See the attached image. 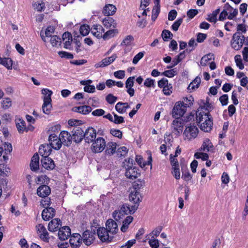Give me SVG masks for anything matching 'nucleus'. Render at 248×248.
Returning <instances> with one entry per match:
<instances>
[{
    "label": "nucleus",
    "instance_id": "nucleus-1",
    "mask_svg": "<svg viewBox=\"0 0 248 248\" xmlns=\"http://www.w3.org/2000/svg\"><path fill=\"white\" fill-rule=\"evenodd\" d=\"M244 35H238V32L234 33L231 41L232 47L235 50H240L244 44Z\"/></svg>",
    "mask_w": 248,
    "mask_h": 248
},
{
    "label": "nucleus",
    "instance_id": "nucleus-2",
    "mask_svg": "<svg viewBox=\"0 0 248 248\" xmlns=\"http://www.w3.org/2000/svg\"><path fill=\"white\" fill-rule=\"evenodd\" d=\"M174 118L175 119L172 121L171 128L172 133L179 135L183 131L184 120L181 118Z\"/></svg>",
    "mask_w": 248,
    "mask_h": 248
},
{
    "label": "nucleus",
    "instance_id": "nucleus-3",
    "mask_svg": "<svg viewBox=\"0 0 248 248\" xmlns=\"http://www.w3.org/2000/svg\"><path fill=\"white\" fill-rule=\"evenodd\" d=\"M105 147V140L103 138L99 137L94 141L93 140L92 145V150L95 153H98L103 151Z\"/></svg>",
    "mask_w": 248,
    "mask_h": 248
},
{
    "label": "nucleus",
    "instance_id": "nucleus-4",
    "mask_svg": "<svg viewBox=\"0 0 248 248\" xmlns=\"http://www.w3.org/2000/svg\"><path fill=\"white\" fill-rule=\"evenodd\" d=\"M105 227H100L97 230V233L99 238L103 242H110L113 238V236L110 234Z\"/></svg>",
    "mask_w": 248,
    "mask_h": 248
},
{
    "label": "nucleus",
    "instance_id": "nucleus-5",
    "mask_svg": "<svg viewBox=\"0 0 248 248\" xmlns=\"http://www.w3.org/2000/svg\"><path fill=\"white\" fill-rule=\"evenodd\" d=\"M198 131V128L196 126L192 125L186 127L184 132V135L186 139L190 140L197 137Z\"/></svg>",
    "mask_w": 248,
    "mask_h": 248
},
{
    "label": "nucleus",
    "instance_id": "nucleus-6",
    "mask_svg": "<svg viewBox=\"0 0 248 248\" xmlns=\"http://www.w3.org/2000/svg\"><path fill=\"white\" fill-rule=\"evenodd\" d=\"M186 109L180 102H176L172 109V117L181 118L185 114Z\"/></svg>",
    "mask_w": 248,
    "mask_h": 248
},
{
    "label": "nucleus",
    "instance_id": "nucleus-7",
    "mask_svg": "<svg viewBox=\"0 0 248 248\" xmlns=\"http://www.w3.org/2000/svg\"><path fill=\"white\" fill-rule=\"evenodd\" d=\"M72 140L76 143L80 142L84 138V132L82 128L75 126L72 131Z\"/></svg>",
    "mask_w": 248,
    "mask_h": 248
},
{
    "label": "nucleus",
    "instance_id": "nucleus-8",
    "mask_svg": "<svg viewBox=\"0 0 248 248\" xmlns=\"http://www.w3.org/2000/svg\"><path fill=\"white\" fill-rule=\"evenodd\" d=\"M48 141L51 148L55 150H59L61 148L62 146V141L59 136L58 137L57 134H50Z\"/></svg>",
    "mask_w": 248,
    "mask_h": 248
},
{
    "label": "nucleus",
    "instance_id": "nucleus-9",
    "mask_svg": "<svg viewBox=\"0 0 248 248\" xmlns=\"http://www.w3.org/2000/svg\"><path fill=\"white\" fill-rule=\"evenodd\" d=\"M83 136L86 142H92L96 136V130L93 127H88L84 132Z\"/></svg>",
    "mask_w": 248,
    "mask_h": 248
},
{
    "label": "nucleus",
    "instance_id": "nucleus-10",
    "mask_svg": "<svg viewBox=\"0 0 248 248\" xmlns=\"http://www.w3.org/2000/svg\"><path fill=\"white\" fill-rule=\"evenodd\" d=\"M93 232H90L89 231L86 230L82 234L83 241L87 246L91 245L94 240V234H95V230H93Z\"/></svg>",
    "mask_w": 248,
    "mask_h": 248
},
{
    "label": "nucleus",
    "instance_id": "nucleus-11",
    "mask_svg": "<svg viewBox=\"0 0 248 248\" xmlns=\"http://www.w3.org/2000/svg\"><path fill=\"white\" fill-rule=\"evenodd\" d=\"M105 228L111 235L117 233L119 230L117 223L112 219H109L106 221Z\"/></svg>",
    "mask_w": 248,
    "mask_h": 248
},
{
    "label": "nucleus",
    "instance_id": "nucleus-12",
    "mask_svg": "<svg viewBox=\"0 0 248 248\" xmlns=\"http://www.w3.org/2000/svg\"><path fill=\"white\" fill-rule=\"evenodd\" d=\"M37 233L39 234L40 238L44 242H48L49 240V234L46 228L41 224L36 226Z\"/></svg>",
    "mask_w": 248,
    "mask_h": 248
},
{
    "label": "nucleus",
    "instance_id": "nucleus-13",
    "mask_svg": "<svg viewBox=\"0 0 248 248\" xmlns=\"http://www.w3.org/2000/svg\"><path fill=\"white\" fill-rule=\"evenodd\" d=\"M60 139L62 141V144L64 145L68 146L71 144L72 137L71 135L66 131H62L59 134Z\"/></svg>",
    "mask_w": 248,
    "mask_h": 248
},
{
    "label": "nucleus",
    "instance_id": "nucleus-14",
    "mask_svg": "<svg viewBox=\"0 0 248 248\" xmlns=\"http://www.w3.org/2000/svg\"><path fill=\"white\" fill-rule=\"evenodd\" d=\"M55 213L56 211L54 208L52 207L46 208L42 213V218L45 221L49 220L55 216Z\"/></svg>",
    "mask_w": 248,
    "mask_h": 248
},
{
    "label": "nucleus",
    "instance_id": "nucleus-15",
    "mask_svg": "<svg viewBox=\"0 0 248 248\" xmlns=\"http://www.w3.org/2000/svg\"><path fill=\"white\" fill-rule=\"evenodd\" d=\"M212 118L211 116L208 118L206 119L203 122L200 124V127L201 129L206 132H210L213 127Z\"/></svg>",
    "mask_w": 248,
    "mask_h": 248
},
{
    "label": "nucleus",
    "instance_id": "nucleus-16",
    "mask_svg": "<svg viewBox=\"0 0 248 248\" xmlns=\"http://www.w3.org/2000/svg\"><path fill=\"white\" fill-rule=\"evenodd\" d=\"M139 207V204H134L133 205H130L127 203L123 204L121 207L122 211L123 212L124 214H132L135 212Z\"/></svg>",
    "mask_w": 248,
    "mask_h": 248
},
{
    "label": "nucleus",
    "instance_id": "nucleus-17",
    "mask_svg": "<svg viewBox=\"0 0 248 248\" xmlns=\"http://www.w3.org/2000/svg\"><path fill=\"white\" fill-rule=\"evenodd\" d=\"M71 235V230L68 226H64L59 229L58 236L60 239L65 240Z\"/></svg>",
    "mask_w": 248,
    "mask_h": 248
},
{
    "label": "nucleus",
    "instance_id": "nucleus-18",
    "mask_svg": "<svg viewBox=\"0 0 248 248\" xmlns=\"http://www.w3.org/2000/svg\"><path fill=\"white\" fill-rule=\"evenodd\" d=\"M50 192V188L46 185L40 186L37 189V194L42 198L47 197Z\"/></svg>",
    "mask_w": 248,
    "mask_h": 248
},
{
    "label": "nucleus",
    "instance_id": "nucleus-19",
    "mask_svg": "<svg viewBox=\"0 0 248 248\" xmlns=\"http://www.w3.org/2000/svg\"><path fill=\"white\" fill-rule=\"evenodd\" d=\"M211 116V115L208 112H205L203 111H200V110H198L196 113V121L199 125V124L203 122L206 119L208 118Z\"/></svg>",
    "mask_w": 248,
    "mask_h": 248
},
{
    "label": "nucleus",
    "instance_id": "nucleus-20",
    "mask_svg": "<svg viewBox=\"0 0 248 248\" xmlns=\"http://www.w3.org/2000/svg\"><path fill=\"white\" fill-rule=\"evenodd\" d=\"M41 162L43 167L46 170H53L55 168L54 161L50 157H42Z\"/></svg>",
    "mask_w": 248,
    "mask_h": 248
},
{
    "label": "nucleus",
    "instance_id": "nucleus-21",
    "mask_svg": "<svg viewBox=\"0 0 248 248\" xmlns=\"http://www.w3.org/2000/svg\"><path fill=\"white\" fill-rule=\"evenodd\" d=\"M105 30L100 25H94L91 29V33L97 38L103 37L102 33Z\"/></svg>",
    "mask_w": 248,
    "mask_h": 248
},
{
    "label": "nucleus",
    "instance_id": "nucleus-22",
    "mask_svg": "<svg viewBox=\"0 0 248 248\" xmlns=\"http://www.w3.org/2000/svg\"><path fill=\"white\" fill-rule=\"evenodd\" d=\"M62 226V221L59 218H54L49 222L48 225V230L51 232L58 230L60 226Z\"/></svg>",
    "mask_w": 248,
    "mask_h": 248
},
{
    "label": "nucleus",
    "instance_id": "nucleus-23",
    "mask_svg": "<svg viewBox=\"0 0 248 248\" xmlns=\"http://www.w3.org/2000/svg\"><path fill=\"white\" fill-rule=\"evenodd\" d=\"M139 171V170L135 167L126 170L125 175L127 178L133 180L137 178L140 175V173Z\"/></svg>",
    "mask_w": 248,
    "mask_h": 248
},
{
    "label": "nucleus",
    "instance_id": "nucleus-24",
    "mask_svg": "<svg viewBox=\"0 0 248 248\" xmlns=\"http://www.w3.org/2000/svg\"><path fill=\"white\" fill-rule=\"evenodd\" d=\"M51 152V147L48 144H42L39 149V153L42 157H48Z\"/></svg>",
    "mask_w": 248,
    "mask_h": 248
},
{
    "label": "nucleus",
    "instance_id": "nucleus-25",
    "mask_svg": "<svg viewBox=\"0 0 248 248\" xmlns=\"http://www.w3.org/2000/svg\"><path fill=\"white\" fill-rule=\"evenodd\" d=\"M214 146L210 140L206 139L203 142V143L199 149L200 151L206 152H213Z\"/></svg>",
    "mask_w": 248,
    "mask_h": 248
},
{
    "label": "nucleus",
    "instance_id": "nucleus-26",
    "mask_svg": "<svg viewBox=\"0 0 248 248\" xmlns=\"http://www.w3.org/2000/svg\"><path fill=\"white\" fill-rule=\"evenodd\" d=\"M116 7L113 4H106L103 8L102 13L104 16H108L114 15L116 11Z\"/></svg>",
    "mask_w": 248,
    "mask_h": 248
},
{
    "label": "nucleus",
    "instance_id": "nucleus-27",
    "mask_svg": "<svg viewBox=\"0 0 248 248\" xmlns=\"http://www.w3.org/2000/svg\"><path fill=\"white\" fill-rule=\"evenodd\" d=\"M141 196L140 193L139 192H135V191L131 190L129 194V200L133 202L135 204H139L141 202Z\"/></svg>",
    "mask_w": 248,
    "mask_h": 248
},
{
    "label": "nucleus",
    "instance_id": "nucleus-28",
    "mask_svg": "<svg viewBox=\"0 0 248 248\" xmlns=\"http://www.w3.org/2000/svg\"><path fill=\"white\" fill-rule=\"evenodd\" d=\"M39 157L38 154H35L31 158L30 163L31 169L32 171H36L39 169Z\"/></svg>",
    "mask_w": 248,
    "mask_h": 248
},
{
    "label": "nucleus",
    "instance_id": "nucleus-29",
    "mask_svg": "<svg viewBox=\"0 0 248 248\" xmlns=\"http://www.w3.org/2000/svg\"><path fill=\"white\" fill-rule=\"evenodd\" d=\"M55 29L53 27H47L45 32H44L43 31H41L40 32V36L42 38V39L46 42V40L45 37H52L53 35L52 34L54 32Z\"/></svg>",
    "mask_w": 248,
    "mask_h": 248
},
{
    "label": "nucleus",
    "instance_id": "nucleus-30",
    "mask_svg": "<svg viewBox=\"0 0 248 248\" xmlns=\"http://www.w3.org/2000/svg\"><path fill=\"white\" fill-rule=\"evenodd\" d=\"M73 110L75 112L86 115L91 112L92 109L90 106L85 105L78 107H75L73 108Z\"/></svg>",
    "mask_w": 248,
    "mask_h": 248
},
{
    "label": "nucleus",
    "instance_id": "nucleus-31",
    "mask_svg": "<svg viewBox=\"0 0 248 248\" xmlns=\"http://www.w3.org/2000/svg\"><path fill=\"white\" fill-rule=\"evenodd\" d=\"M103 24L107 28H110L111 27L115 28L117 26V23L115 20L112 17L109 16H108L103 19Z\"/></svg>",
    "mask_w": 248,
    "mask_h": 248
},
{
    "label": "nucleus",
    "instance_id": "nucleus-32",
    "mask_svg": "<svg viewBox=\"0 0 248 248\" xmlns=\"http://www.w3.org/2000/svg\"><path fill=\"white\" fill-rule=\"evenodd\" d=\"M116 146V142H109L107 144H106V154L110 155H113L115 152Z\"/></svg>",
    "mask_w": 248,
    "mask_h": 248
},
{
    "label": "nucleus",
    "instance_id": "nucleus-33",
    "mask_svg": "<svg viewBox=\"0 0 248 248\" xmlns=\"http://www.w3.org/2000/svg\"><path fill=\"white\" fill-rule=\"evenodd\" d=\"M42 93L44 95V103L46 104L51 103V96L52 94V92L48 89H43L42 90Z\"/></svg>",
    "mask_w": 248,
    "mask_h": 248
},
{
    "label": "nucleus",
    "instance_id": "nucleus-34",
    "mask_svg": "<svg viewBox=\"0 0 248 248\" xmlns=\"http://www.w3.org/2000/svg\"><path fill=\"white\" fill-rule=\"evenodd\" d=\"M133 220V217L132 216H129L126 217L123 222V225L121 228V231L124 232H126L128 228L129 225L132 222Z\"/></svg>",
    "mask_w": 248,
    "mask_h": 248
},
{
    "label": "nucleus",
    "instance_id": "nucleus-35",
    "mask_svg": "<svg viewBox=\"0 0 248 248\" xmlns=\"http://www.w3.org/2000/svg\"><path fill=\"white\" fill-rule=\"evenodd\" d=\"M145 183L143 181L138 180L133 184L132 190L135 192H139L140 193V189L144 186Z\"/></svg>",
    "mask_w": 248,
    "mask_h": 248
},
{
    "label": "nucleus",
    "instance_id": "nucleus-36",
    "mask_svg": "<svg viewBox=\"0 0 248 248\" xmlns=\"http://www.w3.org/2000/svg\"><path fill=\"white\" fill-rule=\"evenodd\" d=\"M0 64L4 66L8 69L12 68L13 61L10 58H1L0 57Z\"/></svg>",
    "mask_w": 248,
    "mask_h": 248
},
{
    "label": "nucleus",
    "instance_id": "nucleus-37",
    "mask_svg": "<svg viewBox=\"0 0 248 248\" xmlns=\"http://www.w3.org/2000/svg\"><path fill=\"white\" fill-rule=\"evenodd\" d=\"M193 97H192V96H189L188 97H184L182 101H180L179 102L182 103L184 107L187 108L193 105Z\"/></svg>",
    "mask_w": 248,
    "mask_h": 248
},
{
    "label": "nucleus",
    "instance_id": "nucleus-38",
    "mask_svg": "<svg viewBox=\"0 0 248 248\" xmlns=\"http://www.w3.org/2000/svg\"><path fill=\"white\" fill-rule=\"evenodd\" d=\"M201 78L197 77L189 85L187 89L188 90H190L198 88L201 83Z\"/></svg>",
    "mask_w": 248,
    "mask_h": 248
},
{
    "label": "nucleus",
    "instance_id": "nucleus-39",
    "mask_svg": "<svg viewBox=\"0 0 248 248\" xmlns=\"http://www.w3.org/2000/svg\"><path fill=\"white\" fill-rule=\"evenodd\" d=\"M19 123H16V127L18 130V131L20 133H22L24 131H28V129H27V127L26 126L25 122L23 120H19Z\"/></svg>",
    "mask_w": 248,
    "mask_h": 248
},
{
    "label": "nucleus",
    "instance_id": "nucleus-40",
    "mask_svg": "<svg viewBox=\"0 0 248 248\" xmlns=\"http://www.w3.org/2000/svg\"><path fill=\"white\" fill-rule=\"evenodd\" d=\"M134 160L132 158H129L127 159H125L123 163V167L125 169V171L130 168H133Z\"/></svg>",
    "mask_w": 248,
    "mask_h": 248
},
{
    "label": "nucleus",
    "instance_id": "nucleus-41",
    "mask_svg": "<svg viewBox=\"0 0 248 248\" xmlns=\"http://www.w3.org/2000/svg\"><path fill=\"white\" fill-rule=\"evenodd\" d=\"M69 243L72 248H78L82 244V240H78L75 238L71 237L69 240Z\"/></svg>",
    "mask_w": 248,
    "mask_h": 248
},
{
    "label": "nucleus",
    "instance_id": "nucleus-42",
    "mask_svg": "<svg viewBox=\"0 0 248 248\" xmlns=\"http://www.w3.org/2000/svg\"><path fill=\"white\" fill-rule=\"evenodd\" d=\"M177 70L176 68H173L170 70H168L163 72L161 75L168 78H172L177 74Z\"/></svg>",
    "mask_w": 248,
    "mask_h": 248
},
{
    "label": "nucleus",
    "instance_id": "nucleus-43",
    "mask_svg": "<svg viewBox=\"0 0 248 248\" xmlns=\"http://www.w3.org/2000/svg\"><path fill=\"white\" fill-rule=\"evenodd\" d=\"M213 57V54H212L211 53H209L203 56L201 60V65H202V66H206L207 62L211 60L212 59Z\"/></svg>",
    "mask_w": 248,
    "mask_h": 248
},
{
    "label": "nucleus",
    "instance_id": "nucleus-44",
    "mask_svg": "<svg viewBox=\"0 0 248 248\" xmlns=\"http://www.w3.org/2000/svg\"><path fill=\"white\" fill-rule=\"evenodd\" d=\"M124 215H125V214H124L123 212L122 211L121 209H120L119 211L115 210L113 212L112 214L113 217L116 221L120 220L121 219L123 218Z\"/></svg>",
    "mask_w": 248,
    "mask_h": 248
},
{
    "label": "nucleus",
    "instance_id": "nucleus-45",
    "mask_svg": "<svg viewBox=\"0 0 248 248\" xmlns=\"http://www.w3.org/2000/svg\"><path fill=\"white\" fill-rule=\"evenodd\" d=\"M160 6L155 5L152 10V20L155 21L157 18L160 10Z\"/></svg>",
    "mask_w": 248,
    "mask_h": 248
},
{
    "label": "nucleus",
    "instance_id": "nucleus-46",
    "mask_svg": "<svg viewBox=\"0 0 248 248\" xmlns=\"http://www.w3.org/2000/svg\"><path fill=\"white\" fill-rule=\"evenodd\" d=\"M91 31L90 27L85 24L81 25L79 29L80 33L83 36H86L88 35Z\"/></svg>",
    "mask_w": 248,
    "mask_h": 248
},
{
    "label": "nucleus",
    "instance_id": "nucleus-47",
    "mask_svg": "<svg viewBox=\"0 0 248 248\" xmlns=\"http://www.w3.org/2000/svg\"><path fill=\"white\" fill-rule=\"evenodd\" d=\"M247 26L244 24H239L237 26V31L238 32V35H242V34H245L247 32Z\"/></svg>",
    "mask_w": 248,
    "mask_h": 248
},
{
    "label": "nucleus",
    "instance_id": "nucleus-48",
    "mask_svg": "<svg viewBox=\"0 0 248 248\" xmlns=\"http://www.w3.org/2000/svg\"><path fill=\"white\" fill-rule=\"evenodd\" d=\"M234 60L237 66L240 69L242 70L244 68V65L243 63L240 55H236L234 57Z\"/></svg>",
    "mask_w": 248,
    "mask_h": 248
},
{
    "label": "nucleus",
    "instance_id": "nucleus-49",
    "mask_svg": "<svg viewBox=\"0 0 248 248\" xmlns=\"http://www.w3.org/2000/svg\"><path fill=\"white\" fill-rule=\"evenodd\" d=\"M162 37L164 41H167L169 39L171 38L173 35L172 33L169 30H164L162 32Z\"/></svg>",
    "mask_w": 248,
    "mask_h": 248
},
{
    "label": "nucleus",
    "instance_id": "nucleus-50",
    "mask_svg": "<svg viewBox=\"0 0 248 248\" xmlns=\"http://www.w3.org/2000/svg\"><path fill=\"white\" fill-rule=\"evenodd\" d=\"M118 33L117 30H116V29L109 30L104 34V35H103V38L104 39H106L107 38H109L111 37L114 36V35L116 33Z\"/></svg>",
    "mask_w": 248,
    "mask_h": 248
},
{
    "label": "nucleus",
    "instance_id": "nucleus-51",
    "mask_svg": "<svg viewBox=\"0 0 248 248\" xmlns=\"http://www.w3.org/2000/svg\"><path fill=\"white\" fill-rule=\"evenodd\" d=\"M182 178L186 182H188L192 178V176L190 174L189 171L187 170H182Z\"/></svg>",
    "mask_w": 248,
    "mask_h": 248
},
{
    "label": "nucleus",
    "instance_id": "nucleus-52",
    "mask_svg": "<svg viewBox=\"0 0 248 248\" xmlns=\"http://www.w3.org/2000/svg\"><path fill=\"white\" fill-rule=\"evenodd\" d=\"M51 108L52 105L51 103L48 104L44 103L42 105V110L43 112L46 114H49L51 112Z\"/></svg>",
    "mask_w": 248,
    "mask_h": 248
},
{
    "label": "nucleus",
    "instance_id": "nucleus-53",
    "mask_svg": "<svg viewBox=\"0 0 248 248\" xmlns=\"http://www.w3.org/2000/svg\"><path fill=\"white\" fill-rule=\"evenodd\" d=\"M34 9L38 12H41L44 10L45 8V3L42 1L41 2H35L33 5Z\"/></svg>",
    "mask_w": 248,
    "mask_h": 248
},
{
    "label": "nucleus",
    "instance_id": "nucleus-54",
    "mask_svg": "<svg viewBox=\"0 0 248 248\" xmlns=\"http://www.w3.org/2000/svg\"><path fill=\"white\" fill-rule=\"evenodd\" d=\"M144 85L148 88L155 87V80L151 78H147L144 82Z\"/></svg>",
    "mask_w": 248,
    "mask_h": 248
},
{
    "label": "nucleus",
    "instance_id": "nucleus-55",
    "mask_svg": "<svg viewBox=\"0 0 248 248\" xmlns=\"http://www.w3.org/2000/svg\"><path fill=\"white\" fill-rule=\"evenodd\" d=\"M145 54L144 51L140 52L137 55H136L132 61V62L134 64H136L144 56Z\"/></svg>",
    "mask_w": 248,
    "mask_h": 248
},
{
    "label": "nucleus",
    "instance_id": "nucleus-56",
    "mask_svg": "<svg viewBox=\"0 0 248 248\" xmlns=\"http://www.w3.org/2000/svg\"><path fill=\"white\" fill-rule=\"evenodd\" d=\"M50 43L52 46H55L61 43V39L57 35H53L51 37Z\"/></svg>",
    "mask_w": 248,
    "mask_h": 248
},
{
    "label": "nucleus",
    "instance_id": "nucleus-57",
    "mask_svg": "<svg viewBox=\"0 0 248 248\" xmlns=\"http://www.w3.org/2000/svg\"><path fill=\"white\" fill-rule=\"evenodd\" d=\"M134 40V38L132 35H127L121 43V45L129 46L131 44V42Z\"/></svg>",
    "mask_w": 248,
    "mask_h": 248
},
{
    "label": "nucleus",
    "instance_id": "nucleus-58",
    "mask_svg": "<svg viewBox=\"0 0 248 248\" xmlns=\"http://www.w3.org/2000/svg\"><path fill=\"white\" fill-rule=\"evenodd\" d=\"M113 114H114V119L113 120L112 122L115 124H120L124 122V118L123 117L118 116L114 112H113Z\"/></svg>",
    "mask_w": 248,
    "mask_h": 248
},
{
    "label": "nucleus",
    "instance_id": "nucleus-59",
    "mask_svg": "<svg viewBox=\"0 0 248 248\" xmlns=\"http://www.w3.org/2000/svg\"><path fill=\"white\" fill-rule=\"evenodd\" d=\"M109 64L107 58L103 59L101 62L96 63L94 65L95 67L97 68L99 67H104Z\"/></svg>",
    "mask_w": 248,
    "mask_h": 248
},
{
    "label": "nucleus",
    "instance_id": "nucleus-60",
    "mask_svg": "<svg viewBox=\"0 0 248 248\" xmlns=\"http://www.w3.org/2000/svg\"><path fill=\"white\" fill-rule=\"evenodd\" d=\"M11 100L9 98H4L1 103L2 107L5 109L10 108L11 106Z\"/></svg>",
    "mask_w": 248,
    "mask_h": 248
},
{
    "label": "nucleus",
    "instance_id": "nucleus-61",
    "mask_svg": "<svg viewBox=\"0 0 248 248\" xmlns=\"http://www.w3.org/2000/svg\"><path fill=\"white\" fill-rule=\"evenodd\" d=\"M183 22V18H178L177 20H176L172 25L171 26V29L172 30L174 31H178L179 27L181 25Z\"/></svg>",
    "mask_w": 248,
    "mask_h": 248
},
{
    "label": "nucleus",
    "instance_id": "nucleus-62",
    "mask_svg": "<svg viewBox=\"0 0 248 248\" xmlns=\"http://www.w3.org/2000/svg\"><path fill=\"white\" fill-rule=\"evenodd\" d=\"M149 244L152 248H158L159 247V241L157 239H155L154 236L149 240Z\"/></svg>",
    "mask_w": 248,
    "mask_h": 248
},
{
    "label": "nucleus",
    "instance_id": "nucleus-63",
    "mask_svg": "<svg viewBox=\"0 0 248 248\" xmlns=\"http://www.w3.org/2000/svg\"><path fill=\"white\" fill-rule=\"evenodd\" d=\"M173 171H172V174L175 177V178L177 180H179L180 179V171L179 167H173L172 168Z\"/></svg>",
    "mask_w": 248,
    "mask_h": 248
},
{
    "label": "nucleus",
    "instance_id": "nucleus-64",
    "mask_svg": "<svg viewBox=\"0 0 248 248\" xmlns=\"http://www.w3.org/2000/svg\"><path fill=\"white\" fill-rule=\"evenodd\" d=\"M106 101L110 104H114L117 100V97L114 96L112 94H108L106 98Z\"/></svg>",
    "mask_w": 248,
    "mask_h": 248
}]
</instances>
